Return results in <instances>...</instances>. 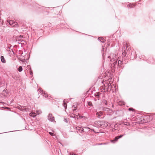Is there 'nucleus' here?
<instances>
[{
  "label": "nucleus",
  "instance_id": "obj_34",
  "mask_svg": "<svg viewBox=\"0 0 155 155\" xmlns=\"http://www.w3.org/2000/svg\"><path fill=\"white\" fill-rule=\"evenodd\" d=\"M49 134L51 135V136H53L52 135V134H53V133L51 132H49Z\"/></svg>",
  "mask_w": 155,
  "mask_h": 155
},
{
  "label": "nucleus",
  "instance_id": "obj_18",
  "mask_svg": "<svg viewBox=\"0 0 155 155\" xmlns=\"http://www.w3.org/2000/svg\"><path fill=\"white\" fill-rule=\"evenodd\" d=\"M98 40L99 41H100L101 42L104 43L105 41V40L102 37H100L98 38Z\"/></svg>",
  "mask_w": 155,
  "mask_h": 155
},
{
  "label": "nucleus",
  "instance_id": "obj_20",
  "mask_svg": "<svg viewBox=\"0 0 155 155\" xmlns=\"http://www.w3.org/2000/svg\"><path fill=\"white\" fill-rule=\"evenodd\" d=\"M18 70L19 72H21L23 70L22 68V66H20L19 67V68H18Z\"/></svg>",
  "mask_w": 155,
  "mask_h": 155
},
{
  "label": "nucleus",
  "instance_id": "obj_25",
  "mask_svg": "<svg viewBox=\"0 0 155 155\" xmlns=\"http://www.w3.org/2000/svg\"><path fill=\"white\" fill-rule=\"evenodd\" d=\"M74 107V108L73 109V111L74 112L75 111H76L77 110V107L74 106H73V107Z\"/></svg>",
  "mask_w": 155,
  "mask_h": 155
},
{
  "label": "nucleus",
  "instance_id": "obj_19",
  "mask_svg": "<svg viewBox=\"0 0 155 155\" xmlns=\"http://www.w3.org/2000/svg\"><path fill=\"white\" fill-rule=\"evenodd\" d=\"M63 105L64 107V109H66L67 108V104L65 102V100H64L63 101Z\"/></svg>",
  "mask_w": 155,
  "mask_h": 155
},
{
  "label": "nucleus",
  "instance_id": "obj_32",
  "mask_svg": "<svg viewBox=\"0 0 155 155\" xmlns=\"http://www.w3.org/2000/svg\"><path fill=\"white\" fill-rule=\"evenodd\" d=\"M38 90H39V91H40L42 92V91H43V90H42L41 88H39V89H38Z\"/></svg>",
  "mask_w": 155,
  "mask_h": 155
},
{
  "label": "nucleus",
  "instance_id": "obj_9",
  "mask_svg": "<svg viewBox=\"0 0 155 155\" xmlns=\"http://www.w3.org/2000/svg\"><path fill=\"white\" fill-rule=\"evenodd\" d=\"M112 63H111V65L112 67H115L117 65V61H112Z\"/></svg>",
  "mask_w": 155,
  "mask_h": 155
},
{
  "label": "nucleus",
  "instance_id": "obj_5",
  "mask_svg": "<svg viewBox=\"0 0 155 155\" xmlns=\"http://www.w3.org/2000/svg\"><path fill=\"white\" fill-rule=\"evenodd\" d=\"M96 117L98 118H103L104 117V112L99 111L97 112L96 114Z\"/></svg>",
  "mask_w": 155,
  "mask_h": 155
},
{
  "label": "nucleus",
  "instance_id": "obj_14",
  "mask_svg": "<svg viewBox=\"0 0 155 155\" xmlns=\"http://www.w3.org/2000/svg\"><path fill=\"white\" fill-rule=\"evenodd\" d=\"M15 41H18V44H20V43L19 42V41L20 42H21L23 41V40H21V38H20V37H16V39H15Z\"/></svg>",
  "mask_w": 155,
  "mask_h": 155
},
{
  "label": "nucleus",
  "instance_id": "obj_2",
  "mask_svg": "<svg viewBox=\"0 0 155 155\" xmlns=\"http://www.w3.org/2000/svg\"><path fill=\"white\" fill-rule=\"evenodd\" d=\"M31 5L35 9L39 11H45L46 12H49V8H46L40 6L35 2H32V4H31Z\"/></svg>",
  "mask_w": 155,
  "mask_h": 155
},
{
  "label": "nucleus",
  "instance_id": "obj_44",
  "mask_svg": "<svg viewBox=\"0 0 155 155\" xmlns=\"http://www.w3.org/2000/svg\"><path fill=\"white\" fill-rule=\"evenodd\" d=\"M11 47H10V48H9H9H9V49H10V48H11Z\"/></svg>",
  "mask_w": 155,
  "mask_h": 155
},
{
  "label": "nucleus",
  "instance_id": "obj_31",
  "mask_svg": "<svg viewBox=\"0 0 155 155\" xmlns=\"http://www.w3.org/2000/svg\"><path fill=\"white\" fill-rule=\"evenodd\" d=\"M121 61H118V66H119V64H121Z\"/></svg>",
  "mask_w": 155,
  "mask_h": 155
},
{
  "label": "nucleus",
  "instance_id": "obj_40",
  "mask_svg": "<svg viewBox=\"0 0 155 155\" xmlns=\"http://www.w3.org/2000/svg\"><path fill=\"white\" fill-rule=\"evenodd\" d=\"M13 132V131H10V132ZM9 132H6L4 133H9Z\"/></svg>",
  "mask_w": 155,
  "mask_h": 155
},
{
  "label": "nucleus",
  "instance_id": "obj_39",
  "mask_svg": "<svg viewBox=\"0 0 155 155\" xmlns=\"http://www.w3.org/2000/svg\"><path fill=\"white\" fill-rule=\"evenodd\" d=\"M141 57H142V58H143L145 57V56L144 55H143V56H142Z\"/></svg>",
  "mask_w": 155,
  "mask_h": 155
},
{
  "label": "nucleus",
  "instance_id": "obj_7",
  "mask_svg": "<svg viewBox=\"0 0 155 155\" xmlns=\"http://www.w3.org/2000/svg\"><path fill=\"white\" fill-rule=\"evenodd\" d=\"M48 119L51 122H53L54 120V117L52 116V115L51 114H48Z\"/></svg>",
  "mask_w": 155,
  "mask_h": 155
},
{
  "label": "nucleus",
  "instance_id": "obj_26",
  "mask_svg": "<svg viewBox=\"0 0 155 155\" xmlns=\"http://www.w3.org/2000/svg\"><path fill=\"white\" fill-rule=\"evenodd\" d=\"M104 104L105 105H107V102L106 100H104Z\"/></svg>",
  "mask_w": 155,
  "mask_h": 155
},
{
  "label": "nucleus",
  "instance_id": "obj_1",
  "mask_svg": "<svg viewBox=\"0 0 155 155\" xmlns=\"http://www.w3.org/2000/svg\"><path fill=\"white\" fill-rule=\"evenodd\" d=\"M104 87H103V90H104V92H109L112 91V92L114 91V89H115V86L114 87V89H112L113 87L111 85V84L110 82L109 81H106L104 83Z\"/></svg>",
  "mask_w": 155,
  "mask_h": 155
},
{
  "label": "nucleus",
  "instance_id": "obj_41",
  "mask_svg": "<svg viewBox=\"0 0 155 155\" xmlns=\"http://www.w3.org/2000/svg\"><path fill=\"white\" fill-rule=\"evenodd\" d=\"M71 155H77V154H73Z\"/></svg>",
  "mask_w": 155,
  "mask_h": 155
},
{
  "label": "nucleus",
  "instance_id": "obj_4",
  "mask_svg": "<svg viewBox=\"0 0 155 155\" xmlns=\"http://www.w3.org/2000/svg\"><path fill=\"white\" fill-rule=\"evenodd\" d=\"M124 45H124V46L122 48V50L124 51L122 53V57L123 59H125L126 56V50L127 51L130 48L129 47V46L127 45V44H126L125 46Z\"/></svg>",
  "mask_w": 155,
  "mask_h": 155
},
{
  "label": "nucleus",
  "instance_id": "obj_22",
  "mask_svg": "<svg viewBox=\"0 0 155 155\" xmlns=\"http://www.w3.org/2000/svg\"><path fill=\"white\" fill-rule=\"evenodd\" d=\"M87 104L88 105L90 106H93V105L91 101H87Z\"/></svg>",
  "mask_w": 155,
  "mask_h": 155
},
{
  "label": "nucleus",
  "instance_id": "obj_13",
  "mask_svg": "<svg viewBox=\"0 0 155 155\" xmlns=\"http://www.w3.org/2000/svg\"><path fill=\"white\" fill-rule=\"evenodd\" d=\"M29 110V108L26 107L25 106H23V107H21V109L22 111L24 110L26 111H28Z\"/></svg>",
  "mask_w": 155,
  "mask_h": 155
},
{
  "label": "nucleus",
  "instance_id": "obj_15",
  "mask_svg": "<svg viewBox=\"0 0 155 155\" xmlns=\"http://www.w3.org/2000/svg\"><path fill=\"white\" fill-rule=\"evenodd\" d=\"M135 5L133 4H131V3H130L129 4L127 5V7L128 8H133L135 6Z\"/></svg>",
  "mask_w": 155,
  "mask_h": 155
},
{
  "label": "nucleus",
  "instance_id": "obj_6",
  "mask_svg": "<svg viewBox=\"0 0 155 155\" xmlns=\"http://www.w3.org/2000/svg\"><path fill=\"white\" fill-rule=\"evenodd\" d=\"M108 58L110 59V61H116V55L114 54H111L110 55L107 57Z\"/></svg>",
  "mask_w": 155,
  "mask_h": 155
},
{
  "label": "nucleus",
  "instance_id": "obj_30",
  "mask_svg": "<svg viewBox=\"0 0 155 155\" xmlns=\"http://www.w3.org/2000/svg\"><path fill=\"white\" fill-rule=\"evenodd\" d=\"M30 74L31 75H32V74H33V71H32L31 70L30 71Z\"/></svg>",
  "mask_w": 155,
  "mask_h": 155
},
{
  "label": "nucleus",
  "instance_id": "obj_36",
  "mask_svg": "<svg viewBox=\"0 0 155 155\" xmlns=\"http://www.w3.org/2000/svg\"><path fill=\"white\" fill-rule=\"evenodd\" d=\"M116 130V129H115V128L113 129H112V131L113 132H114V131Z\"/></svg>",
  "mask_w": 155,
  "mask_h": 155
},
{
  "label": "nucleus",
  "instance_id": "obj_11",
  "mask_svg": "<svg viewBox=\"0 0 155 155\" xmlns=\"http://www.w3.org/2000/svg\"><path fill=\"white\" fill-rule=\"evenodd\" d=\"M119 137H116L115 138V139L114 140H111V142L113 143H114L115 142L117 141V140L120 138L122 136H118Z\"/></svg>",
  "mask_w": 155,
  "mask_h": 155
},
{
  "label": "nucleus",
  "instance_id": "obj_21",
  "mask_svg": "<svg viewBox=\"0 0 155 155\" xmlns=\"http://www.w3.org/2000/svg\"><path fill=\"white\" fill-rule=\"evenodd\" d=\"M42 94L43 95V96L45 95V97H48V95H47V93H45V91H42Z\"/></svg>",
  "mask_w": 155,
  "mask_h": 155
},
{
  "label": "nucleus",
  "instance_id": "obj_35",
  "mask_svg": "<svg viewBox=\"0 0 155 155\" xmlns=\"http://www.w3.org/2000/svg\"><path fill=\"white\" fill-rule=\"evenodd\" d=\"M9 24L11 25L12 24H13L12 21H10L9 22Z\"/></svg>",
  "mask_w": 155,
  "mask_h": 155
},
{
  "label": "nucleus",
  "instance_id": "obj_37",
  "mask_svg": "<svg viewBox=\"0 0 155 155\" xmlns=\"http://www.w3.org/2000/svg\"><path fill=\"white\" fill-rule=\"evenodd\" d=\"M28 67L30 69V70H31V68L30 67V65H28Z\"/></svg>",
  "mask_w": 155,
  "mask_h": 155
},
{
  "label": "nucleus",
  "instance_id": "obj_28",
  "mask_svg": "<svg viewBox=\"0 0 155 155\" xmlns=\"http://www.w3.org/2000/svg\"><path fill=\"white\" fill-rule=\"evenodd\" d=\"M64 122H66V123H68V120H67V119H66V118H64Z\"/></svg>",
  "mask_w": 155,
  "mask_h": 155
},
{
  "label": "nucleus",
  "instance_id": "obj_3",
  "mask_svg": "<svg viewBox=\"0 0 155 155\" xmlns=\"http://www.w3.org/2000/svg\"><path fill=\"white\" fill-rule=\"evenodd\" d=\"M99 127L104 128L108 125V123L104 121H98L95 124Z\"/></svg>",
  "mask_w": 155,
  "mask_h": 155
},
{
  "label": "nucleus",
  "instance_id": "obj_8",
  "mask_svg": "<svg viewBox=\"0 0 155 155\" xmlns=\"http://www.w3.org/2000/svg\"><path fill=\"white\" fill-rule=\"evenodd\" d=\"M2 94L3 95L4 97H6L8 95V90L6 89L5 88L2 91Z\"/></svg>",
  "mask_w": 155,
  "mask_h": 155
},
{
  "label": "nucleus",
  "instance_id": "obj_27",
  "mask_svg": "<svg viewBox=\"0 0 155 155\" xmlns=\"http://www.w3.org/2000/svg\"><path fill=\"white\" fill-rule=\"evenodd\" d=\"M128 110L130 111H134V109L132 108H130L128 109Z\"/></svg>",
  "mask_w": 155,
  "mask_h": 155
},
{
  "label": "nucleus",
  "instance_id": "obj_12",
  "mask_svg": "<svg viewBox=\"0 0 155 155\" xmlns=\"http://www.w3.org/2000/svg\"><path fill=\"white\" fill-rule=\"evenodd\" d=\"M0 58L1 61L2 63H6V61L5 59L3 56H1Z\"/></svg>",
  "mask_w": 155,
  "mask_h": 155
},
{
  "label": "nucleus",
  "instance_id": "obj_43",
  "mask_svg": "<svg viewBox=\"0 0 155 155\" xmlns=\"http://www.w3.org/2000/svg\"><path fill=\"white\" fill-rule=\"evenodd\" d=\"M119 136H124V135H120Z\"/></svg>",
  "mask_w": 155,
  "mask_h": 155
},
{
  "label": "nucleus",
  "instance_id": "obj_17",
  "mask_svg": "<svg viewBox=\"0 0 155 155\" xmlns=\"http://www.w3.org/2000/svg\"><path fill=\"white\" fill-rule=\"evenodd\" d=\"M29 115L32 117H35L36 116V114L35 113L31 112L29 114Z\"/></svg>",
  "mask_w": 155,
  "mask_h": 155
},
{
  "label": "nucleus",
  "instance_id": "obj_33",
  "mask_svg": "<svg viewBox=\"0 0 155 155\" xmlns=\"http://www.w3.org/2000/svg\"><path fill=\"white\" fill-rule=\"evenodd\" d=\"M18 37H20V38H22L23 37V36L22 35H20L19 36H18Z\"/></svg>",
  "mask_w": 155,
  "mask_h": 155
},
{
  "label": "nucleus",
  "instance_id": "obj_38",
  "mask_svg": "<svg viewBox=\"0 0 155 155\" xmlns=\"http://www.w3.org/2000/svg\"><path fill=\"white\" fill-rule=\"evenodd\" d=\"M104 48H103L102 49V50H101L102 51H104Z\"/></svg>",
  "mask_w": 155,
  "mask_h": 155
},
{
  "label": "nucleus",
  "instance_id": "obj_10",
  "mask_svg": "<svg viewBox=\"0 0 155 155\" xmlns=\"http://www.w3.org/2000/svg\"><path fill=\"white\" fill-rule=\"evenodd\" d=\"M8 53L11 55H13L15 54L14 52L13 51V50L11 49H9V50H7Z\"/></svg>",
  "mask_w": 155,
  "mask_h": 155
},
{
  "label": "nucleus",
  "instance_id": "obj_23",
  "mask_svg": "<svg viewBox=\"0 0 155 155\" xmlns=\"http://www.w3.org/2000/svg\"><path fill=\"white\" fill-rule=\"evenodd\" d=\"M77 129L78 130H81V131H83L84 132V129L82 128H80V127H78L77 128Z\"/></svg>",
  "mask_w": 155,
  "mask_h": 155
},
{
  "label": "nucleus",
  "instance_id": "obj_29",
  "mask_svg": "<svg viewBox=\"0 0 155 155\" xmlns=\"http://www.w3.org/2000/svg\"><path fill=\"white\" fill-rule=\"evenodd\" d=\"M108 109H109L108 108L104 107L103 109V110L106 111V110H108Z\"/></svg>",
  "mask_w": 155,
  "mask_h": 155
},
{
  "label": "nucleus",
  "instance_id": "obj_16",
  "mask_svg": "<svg viewBox=\"0 0 155 155\" xmlns=\"http://www.w3.org/2000/svg\"><path fill=\"white\" fill-rule=\"evenodd\" d=\"M101 94V93L99 92H97L94 94V95L95 96L99 98Z\"/></svg>",
  "mask_w": 155,
  "mask_h": 155
},
{
  "label": "nucleus",
  "instance_id": "obj_24",
  "mask_svg": "<svg viewBox=\"0 0 155 155\" xmlns=\"http://www.w3.org/2000/svg\"><path fill=\"white\" fill-rule=\"evenodd\" d=\"M119 105H120L121 106H122V105H124V103L123 102H122V101H120V103H119V104H118Z\"/></svg>",
  "mask_w": 155,
  "mask_h": 155
},
{
  "label": "nucleus",
  "instance_id": "obj_42",
  "mask_svg": "<svg viewBox=\"0 0 155 155\" xmlns=\"http://www.w3.org/2000/svg\"><path fill=\"white\" fill-rule=\"evenodd\" d=\"M102 144V143L100 144V145H101V144ZM98 145H100V144H98Z\"/></svg>",
  "mask_w": 155,
  "mask_h": 155
}]
</instances>
